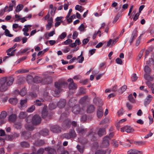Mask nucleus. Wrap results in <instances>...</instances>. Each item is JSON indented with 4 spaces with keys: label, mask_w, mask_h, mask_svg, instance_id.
<instances>
[{
    "label": "nucleus",
    "mask_w": 154,
    "mask_h": 154,
    "mask_svg": "<svg viewBox=\"0 0 154 154\" xmlns=\"http://www.w3.org/2000/svg\"><path fill=\"white\" fill-rule=\"evenodd\" d=\"M17 116L16 115L13 114L10 115L9 117V120L10 122H14L17 119Z\"/></svg>",
    "instance_id": "obj_27"
},
{
    "label": "nucleus",
    "mask_w": 154,
    "mask_h": 154,
    "mask_svg": "<svg viewBox=\"0 0 154 154\" xmlns=\"http://www.w3.org/2000/svg\"><path fill=\"white\" fill-rule=\"evenodd\" d=\"M76 131L79 134L81 135L86 132V130L82 127H79L76 129Z\"/></svg>",
    "instance_id": "obj_13"
},
{
    "label": "nucleus",
    "mask_w": 154,
    "mask_h": 154,
    "mask_svg": "<svg viewBox=\"0 0 154 154\" xmlns=\"http://www.w3.org/2000/svg\"><path fill=\"white\" fill-rule=\"evenodd\" d=\"M15 93L16 94L19 93L22 96H24L26 94V92L24 90H22L19 93V91L17 90H16L15 91Z\"/></svg>",
    "instance_id": "obj_43"
},
{
    "label": "nucleus",
    "mask_w": 154,
    "mask_h": 154,
    "mask_svg": "<svg viewBox=\"0 0 154 154\" xmlns=\"http://www.w3.org/2000/svg\"><path fill=\"white\" fill-rule=\"evenodd\" d=\"M57 9L56 7H54L52 9L51 11V14L52 16H53L54 15L55 11Z\"/></svg>",
    "instance_id": "obj_60"
},
{
    "label": "nucleus",
    "mask_w": 154,
    "mask_h": 154,
    "mask_svg": "<svg viewBox=\"0 0 154 154\" xmlns=\"http://www.w3.org/2000/svg\"><path fill=\"white\" fill-rule=\"evenodd\" d=\"M69 133L70 134L71 138L74 139L76 137V133L74 129H70Z\"/></svg>",
    "instance_id": "obj_24"
},
{
    "label": "nucleus",
    "mask_w": 154,
    "mask_h": 154,
    "mask_svg": "<svg viewBox=\"0 0 154 154\" xmlns=\"http://www.w3.org/2000/svg\"><path fill=\"white\" fill-rule=\"evenodd\" d=\"M25 127L27 130L30 131H32L34 129V127L32 125L28 124H26L25 125Z\"/></svg>",
    "instance_id": "obj_34"
},
{
    "label": "nucleus",
    "mask_w": 154,
    "mask_h": 154,
    "mask_svg": "<svg viewBox=\"0 0 154 154\" xmlns=\"http://www.w3.org/2000/svg\"><path fill=\"white\" fill-rule=\"evenodd\" d=\"M48 154H56V150L53 148L48 147L45 148Z\"/></svg>",
    "instance_id": "obj_11"
},
{
    "label": "nucleus",
    "mask_w": 154,
    "mask_h": 154,
    "mask_svg": "<svg viewBox=\"0 0 154 154\" xmlns=\"http://www.w3.org/2000/svg\"><path fill=\"white\" fill-rule=\"evenodd\" d=\"M44 150L43 149L41 148L37 152L36 154H42L44 152Z\"/></svg>",
    "instance_id": "obj_57"
},
{
    "label": "nucleus",
    "mask_w": 154,
    "mask_h": 154,
    "mask_svg": "<svg viewBox=\"0 0 154 154\" xmlns=\"http://www.w3.org/2000/svg\"><path fill=\"white\" fill-rule=\"evenodd\" d=\"M42 117L45 118L47 116L48 112L45 109H43L42 112Z\"/></svg>",
    "instance_id": "obj_40"
},
{
    "label": "nucleus",
    "mask_w": 154,
    "mask_h": 154,
    "mask_svg": "<svg viewBox=\"0 0 154 154\" xmlns=\"http://www.w3.org/2000/svg\"><path fill=\"white\" fill-rule=\"evenodd\" d=\"M9 102L13 105H16L17 102V98H11L9 100Z\"/></svg>",
    "instance_id": "obj_31"
},
{
    "label": "nucleus",
    "mask_w": 154,
    "mask_h": 154,
    "mask_svg": "<svg viewBox=\"0 0 154 154\" xmlns=\"http://www.w3.org/2000/svg\"><path fill=\"white\" fill-rule=\"evenodd\" d=\"M116 63L119 64L121 65L122 63V60L119 58H117L116 59Z\"/></svg>",
    "instance_id": "obj_59"
},
{
    "label": "nucleus",
    "mask_w": 154,
    "mask_h": 154,
    "mask_svg": "<svg viewBox=\"0 0 154 154\" xmlns=\"http://www.w3.org/2000/svg\"><path fill=\"white\" fill-rule=\"evenodd\" d=\"M144 71L146 73L149 74L151 72V69L148 66H146L144 68Z\"/></svg>",
    "instance_id": "obj_44"
},
{
    "label": "nucleus",
    "mask_w": 154,
    "mask_h": 154,
    "mask_svg": "<svg viewBox=\"0 0 154 154\" xmlns=\"http://www.w3.org/2000/svg\"><path fill=\"white\" fill-rule=\"evenodd\" d=\"M14 139L19 137L20 134L14 132L12 134Z\"/></svg>",
    "instance_id": "obj_53"
},
{
    "label": "nucleus",
    "mask_w": 154,
    "mask_h": 154,
    "mask_svg": "<svg viewBox=\"0 0 154 154\" xmlns=\"http://www.w3.org/2000/svg\"><path fill=\"white\" fill-rule=\"evenodd\" d=\"M127 88V86L126 85H124L121 87L120 89L119 90V93L121 94L124 91H125L126 89Z\"/></svg>",
    "instance_id": "obj_41"
},
{
    "label": "nucleus",
    "mask_w": 154,
    "mask_h": 154,
    "mask_svg": "<svg viewBox=\"0 0 154 154\" xmlns=\"http://www.w3.org/2000/svg\"><path fill=\"white\" fill-rule=\"evenodd\" d=\"M44 101L43 99L42 98H40L39 100L37 99L34 102V103H35L34 105L38 106H41L42 105V103Z\"/></svg>",
    "instance_id": "obj_26"
},
{
    "label": "nucleus",
    "mask_w": 154,
    "mask_h": 154,
    "mask_svg": "<svg viewBox=\"0 0 154 154\" xmlns=\"http://www.w3.org/2000/svg\"><path fill=\"white\" fill-rule=\"evenodd\" d=\"M34 79L31 75H28L26 77V81L29 83H31L33 82Z\"/></svg>",
    "instance_id": "obj_32"
},
{
    "label": "nucleus",
    "mask_w": 154,
    "mask_h": 154,
    "mask_svg": "<svg viewBox=\"0 0 154 154\" xmlns=\"http://www.w3.org/2000/svg\"><path fill=\"white\" fill-rule=\"evenodd\" d=\"M77 149L79 152L81 153H83L84 147L83 146H81L79 145H78L76 146Z\"/></svg>",
    "instance_id": "obj_38"
},
{
    "label": "nucleus",
    "mask_w": 154,
    "mask_h": 154,
    "mask_svg": "<svg viewBox=\"0 0 154 154\" xmlns=\"http://www.w3.org/2000/svg\"><path fill=\"white\" fill-rule=\"evenodd\" d=\"M103 109L102 107L99 106L98 107L97 112V115L98 118L100 119L103 116Z\"/></svg>",
    "instance_id": "obj_9"
},
{
    "label": "nucleus",
    "mask_w": 154,
    "mask_h": 154,
    "mask_svg": "<svg viewBox=\"0 0 154 154\" xmlns=\"http://www.w3.org/2000/svg\"><path fill=\"white\" fill-rule=\"evenodd\" d=\"M64 122L66 124V125H70L71 124L72 125L73 127H76L77 125V122L73 121L71 122V121L68 119H65L64 121Z\"/></svg>",
    "instance_id": "obj_17"
},
{
    "label": "nucleus",
    "mask_w": 154,
    "mask_h": 154,
    "mask_svg": "<svg viewBox=\"0 0 154 154\" xmlns=\"http://www.w3.org/2000/svg\"><path fill=\"white\" fill-rule=\"evenodd\" d=\"M21 147L23 148H28L30 146L29 143L26 141L22 142L20 143Z\"/></svg>",
    "instance_id": "obj_30"
},
{
    "label": "nucleus",
    "mask_w": 154,
    "mask_h": 154,
    "mask_svg": "<svg viewBox=\"0 0 154 154\" xmlns=\"http://www.w3.org/2000/svg\"><path fill=\"white\" fill-rule=\"evenodd\" d=\"M128 154H142V151H139L136 149H131L127 152Z\"/></svg>",
    "instance_id": "obj_16"
},
{
    "label": "nucleus",
    "mask_w": 154,
    "mask_h": 154,
    "mask_svg": "<svg viewBox=\"0 0 154 154\" xmlns=\"http://www.w3.org/2000/svg\"><path fill=\"white\" fill-rule=\"evenodd\" d=\"M27 99L26 98L24 100H21L20 102V106L19 108L20 109H22L26 108L27 106Z\"/></svg>",
    "instance_id": "obj_7"
},
{
    "label": "nucleus",
    "mask_w": 154,
    "mask_h": 154,
    "mask_svg": "<svg viewBox=\"0 0 154 154\" xmlns=\"http://www.w3.org/2000/svg\"><path fill=\"white\" fill-rule=\"evenodd\" d=\"M125 131L128 133H132L134 131V129L129 126H125Z\"/></svg>",
    "instance_id": "obj_21"
},
{
    "label": "nucleus",
    "mask_w": 154,
    "mask_h": 154,
    "mask_svg": "<svg viewBox=\"0 0 154 154\" xmlns=\"http://www.w3.org/2000/svg\"><path fill=\"white\" fill-rule=\"evenodd\" d=\"M7 116V112L5 111H2L0 114V123L1 124H3L5 121L4 119Z\"/></svg>",
    "instance_id": "obj_8"
},
{
    "label": "nucleus",
    "mask_w": 154,
    "mask_h": 154,
    "mask_svg": "<svg viewBox=\"0 0 154 154\" xmlns=\"http://www.w3.org/2000/svg\"><path fill=\"white\" fill-rule=\"evenodd\" d=\"M77 87L76 84H75L74 82L73 83H70L69 85L68 88L70 90L76 89Z\"/></svg>",
    "instance_id": "obj_25"
},
{
    "label": "nucleus",
    "mask_w": 154,
    "mask_h": 154,
    "mask_svg": "<svg viewBox=\"0 0 154 154\" xmlns=\"http://www.w3.org/2000/svg\"><path fill=\"white\" fill-rule=\"evenodd\" d=\"M40 134L39 133H36L33 136V138L34 139H38L40 138Z\"/></svg>",
    "instance_id": "obj_52"
},
{
    "label": "nucleus",
    "mask_w": 154,
    "mask_h": 154,
    "mask_svg": "<svg viewBox=\"0 0 154 154\" xmlns=\"http://www.w3.org/2000/svg\"><path fill=\"white\" fill-rule=\"evenodd\" d=\"M43 81V79L41 77L36 76L34 79L33 82L36 83H39Z\"/></svg>",
    "instance_id": "obj_22"
},
{
    "label": "nucleus",
    "mask_w": 154,
    "mask_h": 154,
    "mask_svg": "<svg viewBox=\"0 0 154 154\" xmlns=\"http://www.w3.org/2000/svg\"><path fill=\"white\" fill-rule=\"evenodd\" d=\"M85 89L81 87L79 89V92L80 94H85Z\"/></svg>",
    "instance_id": "obj_54"
},
{
    "label": "nucleus",
    "mask_w": 154,
    "mask_h": 154,
    "mask_svg": "<svg viewBox=\"0 0 154 154\" xmlns=\"http://www.w3.org/2000/svg\"><path fill=\"white\" fill-rule=\"evenodd\" d=\"M41 121V117L38 115H35L33 116L32 122L33 125H36L39 124Z\"/></svg>",
    "instance_id": "obj_2"
},
{
    "label": "nucleus",
    "mask_w": 154,
    "mask_h": 154,
    "mask_svg": "<svg viewBox=\"0 0 154 154\" xmlns=\"http://www.w3.org/2000/svg\"><path fill=\"white\" fill-rule=\"evenodd\" d=\"M144 77L146 80L149 81H152L153 79V77L146 74L144 75Z\"/></svg>",
    "instance_id": "obj_33"
},
{
    "label": "nucleus",
    "mask_w": 154,
    "mask_h": 154,
    "mask_svg": "<svg viewBox=\"0 0 154 154\" xmlns=\"http://www.w3.org/2000/svg\"><path fill=\"white\" fill-rule=\"evenodd\" d=\"M143 50H141L140 51L139 54L137 58V59H138V60H139L141 58L143 55Z\"/></svg>",
    "instance_id": "obj_58"
},
{
    "label": "nucleus",
    "mask_w": 154,
    "mask_h": 154,
    "mask_svg": "<svg viewBox=\"0 0 154 154\" xmlns=\"http://www.w3.org/2000/svg\"><path fill=\"white\" fill-rule=\"evenodd\" d=\"M137 77L136 76V74H134L131 77L132 81L133 82L137 80Z\"/></svg>",
    "instance_id": "obj_62"
},
{
    "label": "nucleus",
    "mask_w": 154,
    "mask_h": 154,
    "mask_svg": "<svg viewBox=\"0 0 154 154\" xmlns=\"http://www.w3.org/2000/svg\"><path fill=\"white\" fill-rule=\"evenodd\" d=\"M96 134L93 132H91L89 133L88 136L92 138L91 140H94L96 139Z\"/></svg>",
    "instance_id": "obj_29"
},
{
    "label": "nucleus",
    "mask_w": 154,
    "mask_h": 154,
    "mask_svg": "<svg viewBox=\"0 0 154 154\" xmlns=\"http://www.w3.org/2000/svg\"><path fill=\"white\" fill-rule=\"evenodd\" d=\"M105 134V130L104 128H100L98 132V134L100 137H102Z\"/></svg>",
    "instance_id": "obj_23"
},
{
    "label": "nucleus",
    "mask_w": 154,
    "mask_h": 154,
    "mask_svg": "<svg viewBox=\"0 0 154 154\" xmlns=\"http://www.w3.org/2000/svg\"><path fill=\"white\" fill-rule=\"evenodd\" d=\"M45 143V142L44 140H40L36 141L34 143V144L36 146H39L44 145Z\"/></svg>",
    "instance_id": "obj_18"
},
{
    "label": "nucleus",
    "mask_w": 154,
    "mask_h": 154,
    "mask_svg": "<svg viewBox=\"0 0 154 154\" xmlns=\"http://www.w3.org/2000/svg\"><path fill=\"white\" fill-rule=\"evenodd\" d=\"M46 81H47L45 83L47 84H48L49 83H51L52 81V77L51 76L48 77L46 79Z\"/></svg>",
    "instance_id": "obj_49"
},
{
    "label": "nucleus",
    "mask_w": 154,
    "mask_h": 154,
    "mask_svg": "<svg viewBox=\"0 0 154 154\" xmlns=\"http://www.w3.org/2000/svg\"><path fill=\"white\" fill-rule=\"evenodd\" d=\"M152 98V96L150 95H148L147 98L146 99L145 103V104H149L151 101Z\"/></svg>",
    "instance_id": "obj_39"
},
{
    "label": "nucleus",
    "mask_w": 154,
    "mask_h": 154,
    "mask_svg": "<svg viewBox=\"0 0 154 154\" xmlns=\"http://www.w3.org/2000/svg\"><path fill=\"white\" fill-rule=\"evenodd\" d=\"M66 101L65 99H60L57 103V106L60 108H64L66 105Z\"/></svg>",
    "instance_id": "obj_10"
},
{
    "label": "nucleus",
    "mask_w": 154,
    "mask_h": 154,
    "mask_svg": "<svg viewBox=\"0 0 154 154\" xmlns=\"http://www.w3.org/2000/svg\"><path fill=\"white\" fill-rule=\"evenodd\" d=\"M110 138L108 136L105 137L102 143V146L103 147H106L109 145Z\"/></svg>",
    "instance_id": "obj_4"
},
{
    "label": "nucleus",
    "mask_w": 154,
    "mask_h": 154,
    "mask_svg": "<svg viewBox=\"0 0 154 154\" xmlns=\"http://www.w3.org/2000/svg\"><path fill=\"white\" fill-rule=\"evenodd\" d=\"M82 54V53L80 55L78 56V57L77 58V60H79V62L80 63H82L84 60V57H81Z\"/></svg>",
    "instance_id": "obj_51"
},
{
    "label": "nucleus",
    "mask_w": 154,
    "mask_h": 154,
    "mask_svg": "<svg viewBox=\"0 0 154 154\" xmlns=\"http://www.w3.org/2000/svg\"><path fill=\"white\" fill-rule=\"evenodd\" d=\"M63 139L66 138L67 139H69L71 138L69 133H65L62 134L61 137Z\"/></svg>",
    "instance_id": "obj_37"
},
{
    "label": "nucleus",
    "mask_w": 154,
    "mask_h": 154,
    "mask_svg": "<svg viewBox=\"0 0 154 154\" xmlns=\"http://www.w3.org/2000/svg\"><path fill=\"white\" fill-rule=\"evenodd\" d=\"M66 33L65 32H63L60 36L59 38L60 39H63L66 37Z\"/></svg>",
    "instance_id": "obj_56"
},
{
    "label": "nucleus",
    "mask_w": 154,
    "mask_h": 154,
    "mask_svg": "<svg viewBox=\"0 0 154 154\" xmlns=\"http://www.w3.org/2000/svg\"><path fill=\"white\" fill-rule=\"evenodd\" d=\"M134 143L137 145H141L144 144V142L142 141H137L134 142Z\"/></svg>",
    "instance_id": "obj_55"
},
{
    "label": "nucleus",
    "mask_w": 154,
    "mask_h": 154,
    "mask_svg": "<svg viewBox=\"0 0 154 154\" xmlns=\"http://www.w3.org/2000/svg\"><path fill=\"white\" fill-rule=\"evenodd\" d=\"M72 111L75 114H82L84 112V110L83 109H80L79 106L76 105L72 108Z\"/></svg>",
    "instance_id": "obj_3"
},
{
    "label": "nucleus",
    "mask_w": 154,
    "mask_h": 154,
    "mask_svg": "<svg viewBox=\"0 0 154 154\" xmlns=\"http://www.w3.org/2000/svg\"><path fill=\"white\" fill-rule=\"evenodd\" d=\"M68 86V83L64 81L59 82H56L55 83V86L57 87H60V88H65Z\"/></svg>",
    "instance_id": "obj_5"
},
{
    "label": "nucleus",
    "mask_w": 154,
    "mask_h": 154,
    "mask_svg": "<svg viewBox=\"0 0 154 154\" xmlns=\"http://www.w3.org/2000/svg\"><path fill=\"white\" fill-rule=\"evenodd\" d=\"M72 42V40L70 39H68L65 41H64L63 42L65 45H67L71 43Z\"/></svg>",
    "instance_id": "obj_61"
},
{
    "label": "nucleus",
    "mask_w": 154,
    "mask_h": 154,
    "mask_svg": "<svg viewBox=\"0 0 154 154\" xmlns=\"http://www.w3.org/2000/svg\"><path fill=\"white\" fill-rule=\"evenodd\" d=\"M51 131L53 133H59L61 132V128L57 125L52 126L50 128Z\"/></svg>",
    "instance_id": "obj_6"
},
{
    "label": "nucleus",
    "mask_w": 154,
    "mask_h": 154,
    "mask_svg": "<svg viewBox=\"0 0 154 154\" xmlns=\"http://www.w3.org/2000/svg\"><path fill=\"white\" fill-rule=\"evenodd\" d=\"M23 6L22 5H17L16 9L15 11L16 12H18L23 8Z\"/></svg>",
    "instance_id": "obj_42"
},
{
    "label": "nucleus",
    "mask_w": 154,
    "mask_h": 154,
    "mask_svg": "<svg viewBox=\"0 0 154 154\" xmlns=\"http://www.w3.org/2000/svg\"><path fill=\"white\" fill-rule=\"evenodd\" d=\"M21 136L26 139H27L31 136V133L30 132L24 131L21 133Z\"/></svg>",
    "instance_id": "obj_14"
},
{
    "label": "nucleus",
    "mask_w": 154,
    "mask_h": 154,
    "mask_svg": "<svg viewBox=\"0 0 154 154\" xmlns=\"http://www.w3.org/2000/svg\"><path fill=\"white\" fill-rule=\"evenodd\" d=\"M35 109V106L33 105L31 107L29 108L26 110V112H33Z\"/></svg>",
    "instance_id": "obj_46"
},
{
    "label": "nucleus",
    "mask_w": 154,
    "mask_h": 154,
    "mask_svg": "<svg viewBox=\"0 0 154 154\" xmlns=\"http://www.w3.org/2000/svg\"><path fill=\"white\" fill-rule=\"evenodd\" d=\"M25 78L24 77L20 76L19 77L17 81V83L19 85H21L23 83L24 81Z\"/></svg>",
    "instance_id": "obj_35"
},
{
    "label": "nucleus",
    "mask_w": 154,
    "mask_h": 154,
    "mask_svg": "<svg viewBox=\"0 0 154 154\" xmlns=\"http://www.w3.org/2000/svg\"><path fill=\"white\" fill-rule=\"evenodd\" d=\"M95 109L94 106L93 105H90L87 106L86 111L88 113H91L94 112Z\"/></svg>",
    "instance_id": "obj_12"
},
{
    "label": "nucleus",
    "mask_w": 154,
    "mask_h": 154,
    "mask_svg": "<svg viewBox=\"0 0 154 154\" xmlns=\"http://www.w3.org/2000/svg\"><path fill=\"white\" fill-rule=\"evenodd\" d=\"M40 133L41 135L45 136L48 135L49 131L48 129L45 128L41 130L40 132Z\"/></svg>",
    "instance_id": "obj_19"
},
{
    "label": "nucleus",
    "mask_w": 154,
    "mask_h": 154,
    "mask_svg": "<svg viewBox=\"0 0 154 154\" xmlns=\"http://www.w3.org/2000/svg\"><path fill=\"white\" fill-rule=\"evenodd\" d=\"M14 81V78L11 76L4 77L0 79V91L2 92L6 91L8 87L13 84Z\"/></svg>",
    "instance_id": "obj_1"
},
{
    "label": "nucleus",
    "mask_w": 154,
    "mask_h": 154,
    "mask_svg": "<svg viewBox=\"0 0 154 154\" xmlns=\"http://www.w3.org/2000/svg\"><path fill=\"white\" fill-rule=\"evenodd\" d=\"M128 100L131 102L134 103L135 101V99L134 98L132 94H130L128 96Z\"/></svg>",
    "instance_id": "obj_47"
},
{
    "label": "nucleus",
    "mask_w": 154,
    "mask_h": 154,
    "mask_svg": "<svg viewBox=\"0 0 154 154\" xmlns=\"http://www.w3.org/2000/svg\"><path fill=\"white\" fill-rule=\"evenodd\" d=\"M106 151L102 150H99L95 152V154H105Z\"/></svg>",
    "instance_id": "obj_50"
},
{
    "label": "nucleus",
    "mask_w": 154,
    "mask_h": 154,
    "mask_svg": "<svg viewBox=\"0 0 154 154\" xmlns=\"http://www.w3.org/2000/svg\"><path fill=\"white\" fill-rule=\"evenodd\" d=\"M78 35V33L76 31L74 32L72 35V38L74 39H75L77 37Z\"/></svg>",
    "instance_id": "obj_64"
},
{
    "label": "nucleus",
    "mask_w": 154,
    "mask_h": 154,
    "mask_svg": "<svg viewBox=\"0 0 154 154\" xmlns=\"http://www.w3.org/2000/svg\"><path fill=\"white\" fill-rule=\"evenodd\" d=\"M137 36V32L136 30H134L129 40V42L131 44H132L134 39Z\"/></svg>",
    "instance_id": "obj_15"
},
{
    "label": "nucleus",
    "mask_w": 154,
    "mask_h": 154,
    "mask_svg": "<svg viewBox=\"0 0 154 154\" xmlns=\"http://www.w3.org/2000/svg\"><path fill=\"white\" fill-rule=\"evenodd\" d=\"M27 116V114L26 112H21L19 115V117L20 119H23L26 118Z\"/></svg>",
    "instance_id": "obj_36"
},
{
    "label": "nucleus",
    "mask_w": 154,
    "mask_h": 154,
    "mask_svg": "<svg viewBox=\"0 0 154 154\" xmlns=\"http://www.w3.org/2000/svg\"><path fill=\"white\" fill-rule=\"evenodd\" d=\"M55 87L56 89L54 90V96L55 97H57L58 96V94L62 91V89L60 87H57L56 86H55Z\"/></svg>",
    "instance_id": "obj_28"
},
{
    "label": "nucleus",
    "mask_w": 154,
    "mask_h": 154,
    "mask_svg": "<svg viewBox=\"0 0 154 154\" xmlns=\"http://www.w3.org/2000/svg\"><path fill=\"white\" fill-rule=\"evenodd\" d=\"M26 57H23L22 58L19 59L17 61L16 63H17V64H18L20 63L22 61L25 60L26 59Z\"/></svg>",
    "instance_id": "obj_63"
},
{
    "label": "nucleus",
    "mask_w": 154,
    "mask_h": 154,
    "mask_svg": "<svg viewBox=\"0 0 154 154\" xmlns=\"http://www.w3.org/2000/svg\"><path fill=\"white\" fill-rule=\"evenodd\" d=\"M5 35L7 36H8L9 37H12L13 35L12 34H11L10 33V31L8 29H6L5 30Z\"/></svg>",
    "instance_id": "obj_48"
},
{
    "label": "nucleus",
    "mask_w": 154,
    "mask_h": 154,
    "mask_svg": "<svg viewBox=\"0 0 154 154\" xmlns=\"http://www.w3.org/2000/svg\"><path fill=\"white\" fill-rule=\"evenodd\" d=\"M33 116H32L29 115L28 116V117L26 119V121L27 123H29L32 122V120Z\"/></svg>",
    "instance_id": "obj_45"
},
{
    "label": "nucleus",
    "mask_w": 154,
    "mask_h": 154,
    "mask_svg": "<svg viewBox=\"0 0 154 154\" xmlns=\"http://www.w3.org/2000/svg\"><path fill=\"white\" fill-rule=\"evenodd\" d=\"M94 103L100 105H102L103 104V102L99 98L97 97H95L94 99Z\"/></svg>",
    "instance_id": "obj_20"
}]
</instances>
